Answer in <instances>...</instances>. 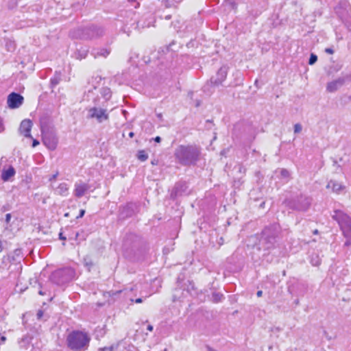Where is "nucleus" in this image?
<instances>
[{"label":"nucleus","mask_w":351,"mask_h":351,"mask_svg":"<svg viewBox=\"0 0 351 351\" xmlns=\"http://www.w3.org/2000/svg\"><path fill=\"white\" fill-rule=\"evenodd\" d=\"M201 149L195 145H180L174 151L176 161L184 166L195 165L200 159Z\"/></svg>","instance_id":"obj_1"},{"label":"nucleus","mask_w":351,"mask_h":351,"mask_svg":"<svg viewBox=\"0 0 351 351\" xmlns=\"http://www.w3.org/2000/svg\"><path fill=\"white\" fill-rule=\"evenodd\" d=\"M90 338L86 332L74 330L69 334L66 338L68 347L74 351L87 350Z\"/></svg>","instance_id":"obj_2"},{"label":"nucleus","mask_w":351,"mask_h":351,"mask_svg":"<svg viewBox=\"0 0 351 351\" xmlns=\"http://www.w3.org/2000/svg\"><path fill=\"white\" fill-rule=\"evenodd\" d=\"M332 217L337 221L344 237L348 239L345 245H350L351 244V218L343 211L339 210L334 211Z\"/></svg>","instance_id":"obj_3"},{"label":"nucleus","mask_w":351,"mask_h":351,"mask_svg":"<svg viewBox=\"0 0 351 351\" xmlns=\"http://www.w3.org/2000/svg\"><path fill=\"white\" fill-rule=\"evenodd\" d=\"M41 133L43 144L50 150L56 149L58 138L55 129L49 127L44 122H41Z\"/></svg>","instance_id":"obj_4"},{"label":"nucleus","mask_w":351,"mask_h":351,"mask_svg":"<svg viewBox=\"0 0 351 351\" xmlns=\"http://www.w3.org/2000/svg\"><path fill=\"white\" fill-rule=\"evenodd\" d=\"M104 30L95 26L80 28L75 31V36L84 40H91L101 36Z\"/></svg>","instance_id":"obj_5"},{"label":"nucleus","mask_w":351,"mask_h":351,"mask_svg":"<svg viewBox=\"0 0 351 351\" xmlns=\"http://www.w3.org/2000/svg\"><path fill=\"white\" fill-rule=\"evenodd\" d=\"M73 276V269L71 268H64L54 271L51 275V279L58 285H62L72 280Z\"/></svg>","instance_id":"obj_6"},{"label":"nucleus","mask_w":351,"mask_h":351,"mask_svg":"<svg viewBox=\"0 0 351 351\" xmlns=\"http://www.w3.org/2000/svg\"><path fill=\"white\" fill-rule=\"evenodd\" d=\"M88 119H95L99 123L109 119V114L106 109L99 107H92L88 110Z\"/></svg>","instance_id":"obj_7"},{"label":"nucleus","mask_w":351,"mask_h":351,"mask_svg":"<svg viewBox=\"0 0 351 351\" xmlns=\"http://www.w3.org/2000/svg\"><path fill=\"white\" fill-rule=\"evenodd\" d=\"M277 236V231L276 228L272 226L266 228L262 234L261 241L266 245V248L269 249L276 242V237Z\"/></svg>","instance_id":"obj_8"},{"label":"nucleus","mask_w":351,"mask_h":351,"mask_svg":"<svg viewBox=\"0 0 351 351\" xmlns=\"http://www.w3.org/2000/svg\"><path fill=\"white\" fill-rule=\"evenodd\" d=\"M310 205L311 199L302 195L295 199L291 208L298 210L305 211L309 208Z\"/></svg>","instance_id":"obj_9"},{"label":"nucleus","mask_w":351,"mask_h":351,"mask_svg":"<svg viewBox=\"0 0 351 351\" xmlns=\"http://www.w3.org/2000/svg\"><path fill=\"white\" fill-rule=\"evenodd\" d=\"M228 68L226 66H221L217 71L215 76L210 79V82L215 86H219L225 81L227 77Z\"/></svg>","instance_id":"obj_10"},{"label":"nucleus","mask_w":351,"mask_h":351,"mask_svg":"<svg viewBox=\"0 0 351 351\" xmlns=\"http://www.w3.org/2000/svg\"><path fill=\"white\" fill-rule=\"evenodd\" d=\"M23 102V97L21 95L12 93L8 97V105L10 108H17L22 105Z\"/></svg>","instance_id":"obj_11"},{"label":"nucleus","mask_w":351,"mask_h":351,"mask_svg":"<svg viewBox=\"0 0 351 351\" xmlns=\"http://www.w3.org/2000/svg\"><path fill=\"white\" fill-rule=\"evenodd\" d=\"M90 185L87 183L79 181L75 183L73 194L75 197L80 198L84 196L89 190Z\"/></svg>","instance_id":"obj_12"},{"label":"nucleus","mask_w":351,"mask_h":351,"mask_svg":"<svg viewBox=\"0 0 351 351\" xmlns=\"http://www.w3.org/2000/svg\"><path fill=\"white\" fill-rule=\"evenodd\" d=\"M345 84L344 80L342 76L337 78L335 80L329 82L326 85V90L328 93H334L339 90L341 86Z\"/></svg>","instance_id":"obj_13"},{"label":"nucleus","mask_w":351,"mask_h":351,"mask_svg":"<svg viewBox=\"0 0 351 351\" xmlns=\"http://www.w3.org/2000/svg\"><path fill=\"white\" fill-rule=\"evenodd\" d=\"M32 127V122L29 119H25L22 121L19 128V132L21 134L27 138H32L31 135V129Z\"/></svg>","instance_id":"obj_14"},{"label":"nucleus","mask_w":351,"mask_h":351,"mask_svg":"<svg viewBox=\"0 0 351 351\" xmlns=\"http://www.w3.org/2000/svg\"><path fill=\"white\" fill-rule=\"evenodd\" d=\"M326 188L331 189L334 193L339 194L345 189V186L335 180H330L326 185Z\"/></svg>","instance_id":"obj_15"},{"label":"nucleus","mask_w":351,"mask_h":351,"mask_svg":"<svg viewBox=\"0 0 351 351\" xmlns=\"http://www.w3.org/2000/svg\"><path fill=\"white\" fill-rule=\"evenodd\" d=\"M16 173L13 167L10 166L7 169H3L1 173V179L3 182H8Z\"/></svg>","instance_id":"obj_16"},{"label":"nucleus","mask_w":351,"mask_h":351,"mask_svg":"<svg viewBox=\"0 0 351 351\" xmlns=\"http://www.w3.org/2000/svg\"><path fill=\"white\" fill-rule=\"evenodd\" d=\"M56 193L62 196H66L69 193V186L66 183H60L56 189Z\"/></svg>","instance_id":"obj_17"},{"label":"nucleus","mask_w":351,"mask_h":351,"mask_svg":"<svg viewBox=\"0 0 351 351\" xmlns=\"http://www.w3.org/2000/svg\"><path fill=\"white\" fill-rule=\"evenodd\" d=\"M120 348L119 351H138V348L132 344H125L121 347V345L118 346Z\"/></svg>","instance_id":"obj_18"},{"label":"nucleus","mask_w":351,"mask_h":351,"mask_svg":"<svg viewBox=\"0 0 351 351\" xmlns=\"http://www.w3.org/2000/svg\"><path fill=\"white\" fill-rule=\"evenodd\" d=\"M88 51L86 49L82 48L80 49H78L75 54L76 58L80 60L85 58L88 54Z\"/></svg>","instance_id":"obj_19"},{"label":"nucleus","mask_w":351,"mask_h":351,"mask_svg":"<svg viewBox=\"0 0 351 351\" xmlns=\"http://www.w3.org/2000/svg\"><path fill=\"white\" fill-rule=\"evenodd\" d=\"M137 158L139 160L144 162L148 158V155L144 150H140L138 152Z\"/></svg>","instance_id":"obj_20"},{"label":"nucleus","mask_w":351,"mask_h":351,"mask_svg":"<svg viewBox=\"0 0 351 351\" xmlns=\"http://www.w3.org/2000/svg\"><path fill=\"white\" fill-rule=\"evenodd\" d=\"M223 295L221 293L214 292L212 295V300L214 302H219L222 300Z\"/></svg>","instance_id":"obj_21"},{"label":"nucleus","mask_w":351,"mask_h":351,"mask_svg":"<svg viewBox=\"0 0 351 351\" xmlns=\"http://www.w3.org/2000/svg\"><path fill=\"white\" fill-rule=\"evenodd\" d=\"M110 53V51L106 49H101L99 51L94 53L95 58L98 56L106 57Z\"/></svg>","instance_id":"obj_22"},{"label":"nucleus","mask_w":351,"mask_h":351,"mask_svg":"<svg viewBox=\"0 0 351 351\" xmlns=\"http://www.w3.org/2000/svg\"><path fill=\"white\" fill-rule=\"evenodd\" d=\"M135 238H136V236L131 234V235L128 236V237L125 240L123 246H124V248L125 250H128L129 245H130V242Z\"/></svg>","instance_id":"obj_23"},{"label":"nucleus","mask_w":351,"mask_h":351,"mask_svg":"<svg viewBox=\"0 0 351 351\" xmlns=\"http://www.w3.org/2000/svg\"><path fill=\"white\" fill-rule=\"evenodd\" d=\"M317 60V56L313 53H312L310 56L308 64L312 65L315 64Z\"/></svg>","instance_id":"obj_24"},{"label":"nucleus","mask_w":351,"mask_h":351,"mask_svg":"<svg viewBox=\"0 0 351 351\" xmlns=\"http://www.w3.org/2000/svg\"><path fill=\"white\" fill-rule=\"evenodd\" d=\"M302 127L301 124L296 123L294 125V133L298 134L302 131Z\"/></svg>","instance_id":"obj_25"},{"label":"nucleus","mask_w":351,"mask_h":351,"mask_svg":"<svg viewBox=\"0 0 351 351\" xmlns=\"http://www.w3.org/2000/svg\"><path fill=\"white\" fill-rule=\"evenodd\" d=\"M344 80V82H351V72L349 73H346L342 76Z\"/></svg>","instance_id":"obj_26"},{"label":"nucleus","mask_w":351,"mask_h":351,"mask_svg":"<svg viewBox=\"0 0 351 351\" xmlns=\"http://www.w3.org/2000/svg\"><path fill=\"white\" fill-rule=\"evenodd\" d=\"M280 174L283 178H288L289 176V172L285 169L280 170Z\"/></svg>","instance_id":"obj_27"},{"label":"nucleus","mask_w":351,"mask_h":351,"mask_svg":"<svg viewBox=\"0 0 351 351\" xmlns=\"http://www.w3.org/2000/svg\"><path fill=\"white\" fill-rule=\"evenodd\" d=\"M311 263L314 266H317V265H319V263H320V261H319V258L317 256L316 257V260H314V258H312L311 259Z\"/></svg>","instance_id":"obj_28"},{"label":"nucleus","mask_w":351,"mask_h":351,"mask_svg":"<svg viewBox=\"0 0 351 351\" xmlns=\"http://www.w3.org/2000/svg\"><path fill=\"white\" fill-rule=\"evenodd\" d=\"M51 82L53 86H56L59 83V79H58L57 77H54L51 80Z\"/></svg>","instance_id":"obj_29"},{"label":"nucleus","mask_w":351,"mask_h":351,"mask_svg":"<svg viewBox=\"0 0 351 351\" xmlns=\"http://www.w3.org/2000/svg\"><path fill=\"white\" fill-rule=\"evenodd\" d=\"M11 217H12V216H11L10 213L6 214V215H5V222L7 223H8L10 221Z\"/></svg>","instance_id":"obj_30"},{"label":"nucleus","mask_w":351,"mask_h":351,"mask_svg":"<svg viewBox=\"0 0 351 351\" xmlns=\"http://www.w3.org/2000/svg\"><path fill=\"white\" fill-rule=\"evenodd\" d=\"M84 213H85V210H83V209L80 210V214H79V215L77 217V219H78V218H82V217L84 215Z\"/></svg>","instance_id":"obj_31"},{"label":"nucleus","mask_w":351,"mask_h":351,"mask_svg":"<svg viewBox=\"0 0 351 351\" xmlns=\"http://www.w3.org/2000/svg\"><path fill=\"white\" fill-rule=\"evenodd\" d=\"M325 51H326V53H329V54H332L334 53V50L331 48H326L325 49Z\"/></svg>","instance_id":"obj_32"},{"label":"nucleus","mask_w":351,"mask_h":351,"mask_svg":"<svg viewBox=\"0 0 351 351\" xmlns=\"http://www.w3.org/2000/svg\"><path fill=\"white\" fill-rule=\"evenodd\" d=\"M39 141L36 139H34L33 140V143H32V147H35L36 146L38 145H39Z\"/></svg>","instance_id":"obj_33"},{"label":"nucleus","mask_w":351,"mask_h":351,"mask_svg":"<svg viewBox=\"0 0 351 351\" xmlns=\"http://www.w3.org/2000/svg\"><path fill=\"white\" fill-rule=\"evenodd\" d=\"M58 176V172H56L55 174H53L51 176V178H49V181L51 182L52 180H55Z\"/></svg>","instance_id":"obj_34"},{"label":"nucleus","mask_w":351,"mask_h":351,"mask_svg":"<svg viewBox=\"0 0 351 351\" xmlns=\"http://www.w3.org/2000/svg\"><path fill=\"white\" fill-rule=\"evenodd\" d=\"M3 130H4V127H3V121L0 119V132H2Z\"/></svg>","instance_id":"obj_35"},{"label":"nucleus","mask_w":351,"mask_h":351,"mask_svg":"<svg viewBox=\"0 0 351 351\" xmlns=\"http://www.w3.org/2000/svg\"><path fill=\"white\" fill-rule=\"evenodd\" d=\"M142 302H143V299L141 298L135 300V302L137 304L141 303Z\"/></svg>","instance_id":"obj_36"},{"label":"nucleus","mask_w":351,"mask_h":351,"mask_svg":"<svg viewBox=\"0 0 351 351\" xmlns=\"http://www.w3.org/2000/svg\"><path fill=\"white\" fill-rule=\"evenodd\" d=\"M154 141L157 143H160L161 141V138L160 136H156L155 138H154Z\"/></svg>","instance_id":"obj_37"},{"label":"nucleus","mask_w":351,"mask_h":351,"mask_svg":"<svg viewBox=\"0 0 351 351\" xmlns=\"http://www.w3.org/2000/svg\"><path fill=\"white\" fill-rule=\"evenodd\" d=\"M59 238L62 240H66V237L62 235V233L59 234Z\"/></svg>","instance_id":"obj_38"},{"label":"nucleus","mask_w":351,"mask_h":351,"mask_svg":"<svg viewBox=\"0 0 351 351\" xmlns=\"http://www.w3.org/2000/svg\"><path fill=\"white\" fill-rule=\"evenodd\" d=\"M256 295L258 297H261L262 295H263V291H258L257 293H256Z\"/></svg>","instance_id":"obj_39"},{"label":"nucleus","mask_w":351,"mask_h":351,"mask_svg":"<svg viewBox=\"0 0 351 351\" xmlns=\"http://www.w3.org/2000/svg\"><path fill=\"white\" fill-rule=\"evenodd\" d=\"M37 316L38 318H40L43 316V312L41 311H39L37 313Z\"/></svg>","instance_id":"obj_40"},{"label":"nucleus","mask_w":351,"mask_h":351,"mask_svg":"<svg viewBox=\"0 0 351 351\" xmlns=\"http://www.w3.org/2000/svg\"><path fill=\"white\" fill-rule=\"evenodd\" d=\"M147 330L149 331H152L153 330V326L152 325H148L147 326Z\"/></svg>","instance_id":"obj_41"},{"label":"nucleus","mask_w":351,"mask_h":351,"mask_svg":"<svg viewBox=\"0 0 351 351\" xmlns=\"http://www.w3.org/2000/svg\"><path fill=\"white\" fill-rule=\"evenodd\" d=\"M5 340H6V337H5L2 336L1 337V341L2 343H4L5 341Z\"/></svg>","instance_id":"obj_42"},{"label":"nucleus","mask_w":351,"mask_h":351,"mask_svg":"<svg viewBox=\"0 0 351 351\" xmlns=\"http://www.w3.org/2000/svg\"><path fill=\"white\" fill-rule=\"evenodd\" d=\"M129 136L130 137H133L134 136V132H130Z\"/></svg>","instance_id":"obj_43"},{"label":"nucleus","mask_w":351,"mask_h":351,"mask_svg":"<svg viewBox=\"0 0 351 351\" xmlns=\"http://www.w3.org/2000/svg\"><path fill=\"white\" fill-rule=\"evenodd\" d=\"M38 293H39L40 295H44L43 291H41V290H40V291H39Z\"/></svg>","instance_id":"obj_44"},{"label":"nucleus","mask_w":351,"mask_h":351,"mask_svg":"<svg viewBox=\"0 0 351 351\" xmlns=\"http://www.w3.org/2000/svg\"><path fill=\"white\" fill-rule=\"evenodd\" d=\"M313 233H314L315 234H318V230H315L313 231Z\"/></svg>","instance_id":"obj_45"},{"label":"nucleus","mask_w":351,"mask_h":351,"mask_svg":"<svg viewBox=\"0 0 351 351\" xmlns=\"http://www.w3.org/2000/svg\"><path fill=\"white\" fill-rule=\"evenodd\" d=\"M110 351H114V347H113V346H111V347L110 348Z\"/></svg>","instance_id":"obj_46"},{"label":"nucleus","mask_w":351,"mask_h":351,"mask_svg":"<svg viewBox=\"0 0 351 351\" xmlns=\"http://www.w3.org/2000/svg\"><path fill=\"white\" fill-rule=\"evenodd\" d=\"M137 247V245L136 243H134L132 246V248H136Z\"/></svg>","instance_id":"obj_47"},{"label":"nucleus","mask_w":351,"mask_h":351,"mask_svg":"<svg viewBox=\"0 0 351 351\" xmlns=\"http://www.w3.org/2000/svg\"><path fill=\"white\" fill-rule=\"evenodd\" d=\"M86 265L91 266L93 264L91 263H86Z\"/></svg>","instance_id":"obj_48"},{"label":"nucleus","mask_w":351,"mask_h":351,"mask_svg":"<svg viewBox=\"0 0 351 351\" xmlns=\"http://www.w3.org/2000/svg\"><path fill=\"white\" fill-rule=\"evenodd\" d=\"M158 117L159 118H161V117H162V114H158Z\"/></svg>","instance_id":"obj_49"},{"label":"nucleus","mask_w":351,"mask_h":351,"mask_svg":"<svg viewBox=\"0 0 351 351\" xmlns=\"http://www.w3.org/2000/svg\"><path fill=\"white\" fill-rule=\"evenodd\" d=\"M170 17L169 16H166V19H169Z\"/></svg>","instance_id":"obj_50"}]
</instances>
